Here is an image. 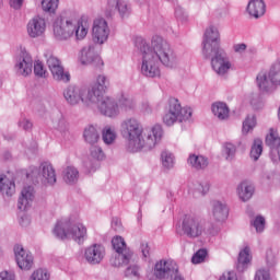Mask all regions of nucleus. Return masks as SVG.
Masks as SVG:
<instances>
[{
    "mask_svg": "<svg viewBox=\"0 0 280 280\" xmlns=\"http://www.w3.org/2000/svg\"><path fill=\"white\" fill-rule=\"evenodd\" d=\"M266 144L269 145V148H279L280 138L277 130L275 129L269 130V135H267L266 137Z\"/></svg>",
    "mask_w": 280,
    "mask_h": 280,
    "instance_id": "obj_32",
    "label": "nucleus"
},
{
    "mask_svg": "<svg viewBox=\"0 0 280 280\" xmlns=\"http://www.w3.org/2000/svg\"><path fill=\"white\" fill-rule=\"evenodd\" d=\"M191 117V108L182 107L178 98L168 100V110L163 117V122L166 126H174L176 121H187Z\"/></svg>",
    "mask_w": 280,
    "mask_h": 280,
    "instance_id": "obj_6",
    "label": "nucleus"
},
{
    "mask_svg": "<svg viewBox=\"0 0 280 280\" xmlns=\"http://www.w3.org/2000/svg\"><path fill=\"white\" fill-rule=\"evenodd\" d=\"M209 189H210L209 183L200 184L197 187V191H199V194H202V196H205V194H209Z\"/></svg>",
    "mask_w": 280,
    "mask_h": 280,
    "instance_id": "obj_49",
    "label": "nucleus"
},
{
    "mask_svg": "<svg viewBox=\"0 0 280 280\" xmlns=\"http://www.w3.org/2000/svg\"><path fill=\"white\" fill-rule=\"evenodd\" d=\"M92 38L94 43L104 45L108 40V23L104 19H96L92 28Z\"/></svg>",
    "mask_w": 280,
    "mask_h": 280,
    "instance_id": "obj_12",
    "label": "nucleus"
},
{
    "mask_svg": "<svg viewBox=\"0 0 280 280\" xmlns=\"http://www.w3.org/2000/svg\"><path fill=\"white\" fill-rule=\"evenodd\" d=\"M212 113L218 117V119H228L229 118V106L224 103H214L212 105Z\"/></svg>",
    "mask_w": 280,
    "mask_h": 280,
    "instance_id": "obj_29",
    "label": "nucleus"
},
{
    "mask_svg": "<svg viewBox=\"0 0 280 280\" xmlns=\"http://www.w3.org/2000/svg\"><path fill=\"white\" fill-rule=\"evenodd\" d=\"M32 280H49V272L47 269H37L35 270L32 276Z\"/></svg>",
    "mask_w": 280,
    "mask_h": 280,
    "instance_id": "obj_38",
    "label": "nucleus"
},
{
    "mask_svg": "<svg viewBox=\"0 0 280 280\" xmlns=\"http://www.w3.org/2000/svg\"><path fill=\"white\" fill-rule=\"evenodd\" d=\"M220 280H237V276L233 271H225Z\"/></svg>",
    "mask_w": 280,
    "mask_h": 280,
    "instance_id": "obj_48",
    "label": "nucleus"
},
{
    "mask_svg": "<svg viewBox=\"0 0 280 280\" xmlns=\"http://www.w3.org/2000/svg\"><path fill=\"white\" fill-rule=\"evenodd\" d=\"M140 49L142 52V68L141 71L147 78H156L161 75L159 70V62L165 67L174 65V57H172V48L170 43L159 35H154L151 39V47L145 44V40L140 39Z\"/></svg>",
    "mask_w": 280,
    "mask_h": 280,
    "instance_id": "obj_2",
    "label": "nucleus"
},
{
    "mask_svg": "<svg viewBox=\"0 0 280 280\" xmlns=\"http://www.w3.org/2000/svg\"><path fill=\"white\" fill-rule=\"evenodd\" d=\"M14 253L19 268H21V270H31L32 266H34V256L26 252L21 245L14 247Z\"/></svg>",
    "mask_w": 280,
    "mask_h": 280,
    "instance_id": "obj_14",
    "label": "nucleus"
},
{
    "mask_svg": "<svg viewBox=\"0 0 280 280\" xmlns=\"http://www.w3.org/2000/svg\"><path fill=\"white\" fill-rule=\"evenodd\" d=\"M257 86L261 93H268L272 82L266 71H260L256 78Z\"/></svg>",
    "mask_w": 280,
    "mask_h": 280,
    "instance_id": "obj_25",
    "label": "nucleus"
},
{
    "mask_svg": "<svg viewBox=\"0 0 280 280\" xmlns=\"http://www.w3.org/2000/svg\"><path fill=\"white\" fill-rule=\"evenodd\" d=\"M32 202H34V187L26 186L21 191L18 209H20V211H27V208L32 207Z\"/></svg>",
    "mask_w": 280,
    "mask_h": 280,
    "instance_id": "obj_19",
    "label": "nucleus"
},
{
    "mask_svg": "<svg viewBox=\"0 0 280 280\" xmlns=\"http://www.w3.org/2000/svg\"><path fill=\"white\" fill-rule=\"evenodd\" d=\"M34 61L32 60V57H30V55L24 56L18 65L19 72L21 73V75H24V78L32 73Z\"/></svg>",
    "mask_w": 280,
    "mask_h": 280,
    "instance_id": "obj_26",
    "label": "nucleus"
},
{
    "mask_svg": "<svg viewBox=\"0 0 280 280\" xmlns=\"http://www.w3.org/2000/svg\"><path fill=\"white\" fill-rule=\"evenodd\" d=\"M121 132L122 137L128 141V152H141L143 148L152 150L156 142L161 140V137H163L161 126H154L143 136V128L135 118L127 119L121 124Z\"/></svg>",
    "mask_w": 280,
    "mask_h": 280,
    "instance_id": "obj_3",
    "label": "nucleus"
},
{
    "mask_svg": "<svg viewBox=\"0 0 280 280\" xmlns=\"http://www.w3.org/2000/svg\"><path fill=\"white\" fill-rule=\"evenodd\" d=\"M175 266H177L176 262L172 260H160L154 266L153 275L156 279H165L166 275H172Z\"/></svg>",
    "mask_w": 280,
    "mask_h": 280,
    "instance_id": "obj_17",
    "label": "nucleus"
},
{
    "mask_svg": "<svg viewBox=\"0 0 280 280\" xmlns=\"http://www.w3.org/2000/svg\"><path fill=\"white\" fill-rule=\"evenodd\" d=\"M54 233L59 240H73L78 244L86 240V226L82 223L71 224L69 221H59Z\"/></svg>",
    "mask_w": 280,
    "mask_h": 280,
    "instance_id": "obj_4",
    "label": "nucleus"
},
{
    "mask_svg": "<svg viewBox=\"0 0 280 280\" xmlns=\"http://www.w3.org/2000/svg\"><path fill=\"white\" fill-rule=\"evenodd\" d=\"M254 226H255L257 233H261V231H264V229L266 226V219H264V217H256V219L254 221Z\"/></svg>",
    "mask_w": 280,
    "mask_h": 280,
    "instance_id": "obj_42",
    "label": "nucleus"
},
{
    "mask_svg": "<svg viewBox=\"0 0 280 280\" xmlns=\"http://www.w3.org/2000/svg\"><path fill=\"white\" fill-rule=\"evenodd\" d=\"M116 7H117L119 14H121V16H124V14H126V12H128V4H126V1H124V0H117Z\"/></svg>",
    "mask_w": 280,
    "mask_h": 280,
    "instance_id": "obj_45",
    "label": "nucleus"
},
{
    "mask_svg": "<svg viewBox=\"0 0 280 280\" xmlns=\"http://www.w3.org/2000/svg\"><path fill=\"white\" fill-rule=\"evenodd\" d=\"M162 165L164 167H173L174 165V155L167 153V151L162 152Z\"/></svg>",
    "mask_w": 280,
    "mask_h": 280,
    "instance_id": "obj_39",
    "label": "nucleus"
},
{
    "mask_svg": "<svg viewBox=\"0 0 280 280\" xmlns=\"http://www.w3.org/2000/svg\"><path fill=\"white\" fill-rule=\"evenodd\" d=\"M207 259V249H199L191 258L192 264H202Z\"/></svg>",
    "mask_w": 280,
    "mask_h": 280,
    "instance_id": "obj_40",
    "label": "nucleus"
},
{
    "mask_svg": "<svg viewBox=\"0 0 280 280\" xmlns=\"http://www.w3.org/2000/svg\"><path fill=\"white\" fill-rule=\"evenodd\" d=\"M126 277H139V267H129L126 270Z\"/></svg>",
    "mask_w": 280,
    "mask_h": 280,
    "instance_id": "obj_47",
    "label": "nucleus"
},
{
    "mask_svg": "<svg viewBox=\"0 0 280 280\" xmlns=\"http://www.w3.org/2000/svg\"><path fill=\"white\" fill-rule=\"evenodd\" d=\"M269 80L273 86L280 85V62H276L269 71Z\"/></svg>",
    "mask_w": 280,
    "mask_h": 280,
    "instance_id": "obj_31",
    "label": "nucleus"
},
{
    "mask_svg": "<svg viewBox=\"0 0 280 280\" xmlns=\"http://www.w3.org/2000/svg\"><path fill=\"white\" fill-rule=\"evenodd\" d=\"M26 176H27V178H30V174H27Z\"/></svg>",
    "mask_w": 280,
    "mask_h": 280,
    "instance_id": "obj_57",
    "label": "nucleus"
},
{
    "mask_svg": "<svg viewBox=\"0 0 280 280\" xmlns=\"http://www.w3.org/2000/svg\"><path fill=\"white\" fill-rule=\"evenodd\" d=\"M45 20L43 18H33L27 24V34L31 38H38L45 34Z\"/></svg>",
    "mask_w": 280,
    "mask_h": 280,
    "instance_id": "obj_16",
    "label": "nucleus"
},
{
    "mask_svg": "<svg viewBox=\"0 0 280 280\" xmlns=\"http://www.w3.org/2000/svg\"><path fill=\"white\" fill-rule=\"evenodd\" d=\"M54 34L57 40H69L75 34V22L59 18L54 24Z\"/></svg>",
    "mask_w": 280,
    "mask_h": 280,
    "instance_id": "obj_8",
    "label": "nucleus"
},
{
    "mask_svg": "<svg viewBox=\"0 0 280 280\" xmlns=\"http://www.w3.org/2000/svg\"><path fill=\"white\" fill-rule=\"evenodd\" d=\"M246 44H235L233 46V49L235 54H244V51H246Z\"/></svg>",
    "mask_w": 280,
    "mask_h": 280,
    "instance_id": "obj_51",
    "label": "nucleus"
},
{
    "mask_svg": "<svg viewBox=\"0 0 280 280\" xmlns=\"http://www.w3.org/2000/svg\"><path fill=\"white\" fill-rule=\"evenodd\" d=\"M106 89H108V80L100 74L90 90L71 85L63 92V97L72 106L80 104V102L84 106L97 104L98 110L105 117H117L119 110H132L135 108V101L130 96L121 95L118 103H115L113 98L105 96Z\"/></svg>",
    "mask_w": 280,
    "mask_h": 280,
    "instance_id": "obj_1",
    "label": "nucleus"
},
{
    "mask_svg": "<svg viewBox=\"0 0 280 280\" xmlns=\"http://www.w3.org/2000/svg\"><path fill=\"white\" fill-rule=\"evenodd\" d=\"M171 277H173V280H185L183 276L178 272V265L173 267V272H171Z\"/></svg>",
    "mask_w": 280,
    "mask_h": 280,
    "instance_id": "obj_50",
    "label": "nucleus"
},
{
    "mask_svg": "<svg viewBox=\"0 0 280 280\" xmlns=\"http://www.w3.org/2000/svg\"><path fill=\"white\" fill-rule=\"evenodd\" d=\"M187 163L194 170H205L209 165V160L203 155L190 154L188 156Z\"/></svg>",
    "mask_w": 280,
    "mask_h": 280,
    "instance_id": "obj_24",
    "label": "nucleus"
},
{
    "mask_svg": "<svg viewBox=\"0 0 280 280\" xmlns=\"http://www.w3.org/2000/svg\"><path fill=\"white\" fill-rule=\"evenodd\" d=\"M89 34V20L86 18H80L74 24V35L77 40H84Z\"/></svg>",
    "mask_w": 280,
    "mask_h": 280,
    "instance_id": "obj_22",
    "label": "nucleus"
},
{
    "mask_svg": "<svg viewBox=\"0 0 280 280\" xmlns=\"http://www.w3.org/2000/svg\"><path fill=\"white\" fill-rule=\"evenodd\" d=\"M267 261L268 262L275 261V254L272 253V250L267 252Z\"/></svg>",
    "mask_w": 280,
    "mask_h": 280,
    "instance_id": "obj_56",
    "label": "nucleus"
},
{
    "mask_svg": "<svg viewBox=\"0 0 280 280\" xmlns=\"http://www.w3.org/2000/svg\"><path fill=\"white\" fill-rule=\"evenodd\" d=\"M182 231L186 237L196 240V237H202L207 233V228H205V221H202L200 215L188 213L182 220Z\"/></svg>",
    "mask_w": 280,
    "mask_h": 280,
    "instance_id": "obj_5",
    "label": "nucleus"
},
{
    "mask_svg": "<svg viewBox=\"0 0 280 280\" xmlns=\"http://www.w3.org/2000/svg\"><path fill=\"white\" fill-rule=\"evenodd\" d=\"M250 259H253L250 256V247L246 246L238 254V266H246L247 264H250Z\"/></svg>",
    "mask_w": 280,
    "mask_h": 280,
    "instance_id": "obj_34",
    "label": "nucleus"
},
{
    "mask_svg": "<svg viewBox=\"0 0 280 280\" xmlns=\"http://www.w3.org/2000/svg\"><path fill=\"white\" fill-rule=\"evenodd\" d=\"M238 198L246 202L253 198V194H255V187L250 185L248 182H242L237 188Z\"/></svg>",
    "mask_w": 280,
    "mask_h": 280,
    "instance_id": "obj_23",
    "label": "nucleus"
},
{
    "mask_svg": "<svg viewBox=\"0 0 280 280\" xmlns=\"http://www.w3.org/2000/svg\"><path fill=\"white\" fill-rule=\"evenodd\" d=\"M83 137L86 143H90V145H95V143L100 141V132L94 126H89L88 128H85Z\"/></svg>",
    "mask_w": 280,
    "mask_h": 280,
    "instance_id": "obj_28",
    "label": "nucleus"
},
{
    "mask_svg": "<svg viewBox=\"0 0 280 280\" xmlns=\"http://www.w3.org/2000/svg\"><path fill=\"white\" fill-rule=\"evenodd\" d=\"M0 280H14V275L8 271H2L0 272Z\"/></svg>",
    "mask_w": 280,
    "mask_h": 280,
    "instance_id": "obj_52",
    "label": "nucleus"
},
{
    "mask_svg": "<svg viewBox=\"0 0 280 280\" xmlns=\"http://www.w3.org/2000/svg\"><path fill=\"white\" fill-rule=\"evenodd\" d=\"M211 218L214 220V222H224V220L229 218V208L226 205L222 203L221 201H213Z\"/></svg>",
    "mask_w": 280,
    "mask_h": 280,
    "instance_id": "obj_21",
    "label": "nucleus"
},
{
    "mask_svg": "<svg viewBox=\"0 0 280 280\" xmlns=\"http://www.w3.org/2000/svg\"><path fill=\"white\" fill-rule=\"evenodd\" d=\"M16 186L14 185V182L8 178V176L2 175L0 177V191L1 194H4L5 196H12L14 194V189Z\"/></svg>",
    "mask_w": 280,
    "mask_h": 280,
    "instance_id": "obj_27",
    "label": "nucleus"
},
{
    "mask_svg": "<svg viewBox=\"0 0 280 280\" xmlns=\"http://www.w3.org/2000/svg\"><path fill=\"white\" fill-rule=\"evenodd\" d=\"M79 176L80 173L78 172V168L73 166H68L63 172V180L69 185H71V183H77Z\"/></svg>",
    "mask_w": 280,
    "mask_h": 280,
    "instance_id": "obj_30",
    "label": "nucleus"
},
{
    "mask_svg": "<svg viewBox=\"0 0 280 280\" xmlns=\"http://www.w3.org/2000/svg\"><path fill=\"white\" fill-rule=\"evenodd\" d=\"M11 8H14V10H19L21 5H23V0H10Z\"/></svg>",
    "mask_w": 280,
    "mask_h": 280,
    "instance_id": "obj_54",
    "label": "nucleus"
},
{
    "mask_svg": "<svg viewBox=\"0 0 280 280\" xmlns=\"http://www.w3.org/2000/svg\"><path fill=\"white\" fill-rule=\"evenodd\" d=\"M106 255V249L101 244H94L85 249V259L89 264H101Z\"/></svg>",
    "mask_w": 280,
    "mask_h": 280,
    "instance_id": "obj_15",
    "label": "nucleus"
},
{
    "mask_svg": "<svg viewBox=\"0 0 280 280\" xmlns=\"http://www.w3.org/2000/svg\"><path fill=\"white\" fill-rule=\"evenodd\" d=\"M270 279V272L268 270L259 269L256 272L255 280H269Z\"/></svg>",
    "mask_w": 280,
    "mask_h": 280,
    "instance_id": "obj_46",
    "label": "nucleus"
},
{
    "mask_svg": "<svg viewBox=\"0 0 280 280\" xmlns=\"http://www.w3.org/2000/svg\"><path fill=\"white\" fill-rule=\"evenodd\" d=\"M47 65L55 80H58L59 82H69V80H71V75H69V72H65V68L59 58L50 56L47 59Z\"/></svg>",
    "mask_w": 280,
    "mask_h": 280,
    "instance_id": "obj_11",
    "label": "nucleus"
},
{
    "mask_svg": "<svg viewBox=\"0 0 280 280\" xmlns=\"http://www.w3.org/2000/svg\"><path fill=\"white\" fill-rule=\"evenodd\" d=\"M34 73L38 78H45L47 70H45V66L40 61H36L34 65Z\"/></svg>",
    "mask_w": 280,
    "mask_h": 280,
    "instance_id": "obj_41",
    "label": "nucleus"
},
{
    "mask_svg": "<svg viewBox=\"0 0 280 280\" xmlns=\"http://www.w3.org/2000/svg\"><path fill=\"white\" fill-rule=\"evenodd\" d=\"M80 62L82 65H91L94 69H102L104 67V60L98 55H95V48L92 46L84 47L81 50Z\"/></svg>",
    "mask_w": 280,
    "mask_h": 280,
    "instance_id": "obj_13",
    "label": "nucleus"
},
{
    "mask_svg": "<svg viewBox=\"0 0 280 280\" xmlns=\"http://www.w3.org/2000/svg\"><path fill=\"white\" fill-rule=\"evenodd\" d=\"M115 139H117V135L113 131V129H110V127H106L103 130L104 143H106L107 145H110V143H113Z\"/></svg>",
    "mask_w": 280,
    "mask_h": 280,
    "instance_id": "obj_37",
    "label": "nucleus"
},
{
    "mask_svg": "<svg viewBox=\"0 0 280 280\" xmlns=\"http://www.w3.org/2000/svg\"><path fill=\"white\" fill-rule=\"evenodd\" d=\"M246 10L252 19H261L266 14V2L264 0H250Z\"/></svg>",
    "mask_w": 280,
    "mask_h": 280,
    "instance_id": "obj_20",
    "label": "nucleus"
},
{
    "mask_svg": "<svg viewBox=\"0 0 280 280\" xmlns=\"http://www.w3.org/2000/svg\"><path fill=\"white\" fill-rule=\"evenodd\" d=\"M39 178L44 185L56 184V170L51 164L44 162L39 167Z\"/></svg>",
    "mask_w": 280,
    "mask_h": 280,
    "instance_id": "obj_18",
    "label": "nucleus"
},
{
    "mask_svg": "<svg viewBox=\"0 0 280 280\" xmlns=\"http://www.w3.org/2000/svg\"><path fill=\"white\" fill-rule=\"evenodd\" d=\"M220 48V32L218 28L210 26L206 30L203 38V55L209 56L212 51H219Z\"/></svg>",
    "mask_w": 280,
    "mask_h": 280,
    "instance_id": "obj_9",
    "label": "nucleus"
},
{
    "mask_svg": "<svg viewBox=\"0 0 280 280\" xmlns=\"http://www.w3.org/2000/svg\"><path fill=\"white\" fill-rule=\"evenodd\" d=\"M141 250H142V255L145 259H148V257H150V246L148 244H142L141 245Z\"/></svg>",
    "mask_w": 280,
    "mask_h": 280,
    "instance_id": "obj_53",
    "label": "nucleus"
},
{
    "mask_svg": "<svg viewBox=\"0 0 280 280\" xmlns=\"http://www.w3.org/2000/svg\"><path fill=\"white\" fill-rule=\"evenodd\" d=\"M223 154H225V159L233 156L235 154V145L225 143L223 145Z\"/></svg>",
    "mask_w": 280,
    "mask_h": 280,
    "instance_id": "obj_43",
    "label": "nucleus"
},
{
    "mask_svg": "<svg viewBox=\"0 0 280 280\" xmlns=\"http://www.w3.org/2000/svg\"><path fill=\"white\" fill-rule=\"evenodd\" d=\"M255 126H257V119L255 116H248L243 122V133L248 135V132H250Z\"/></svg>",
    "mask_w": 280,
    "mask_h": 280,
    "instance_id": "obj_35",
    "label": "nucleus"
},
{
    "mask_svg": "<svg viewBox=\"0 0 280 280\" xmlns=\"http://www.w3.org/2000/svg\"><path fill=\"white\" fill-rule=\"evenodd\" d=\"M211 57L212 69L215 71V73H218V75H224V73H229V69H231V61L224 57V51L222 49L212 51L210 55H206V58Z\"/></svg>",
    "mask_w": 280,
    "mask_h": 280,
    "instance_id": "obj_10",
    "label": "nucleus"
},
{
    "mask_svg": "<svg viewBox=\"0 0 280 280\" xmlns=\"http://www.w3.org/2000/svg\"><path fill=\"white\" fill-rule=\"evenodd\" d=\"M91 155L93 159H96V161H102L104 159V151H102V148L94 147L92 148Z\"/></svg>",
    "mask_w": 280,
    "mask_h": 280,
    "instance_id": "obj_44",
    "label": "nucleus"
},
{
    "mask_svg": "<svg viewBox=\"0 0 280 280\" xmlns=\"http://www.w3.org/2000/svg\"><path fill=\"white\" fill-rule=\"evenodd\" d=\"M42 8L44 12L54 13L58 10V0H43Z\"/></svg>",
    "mask_w": 280,
    "mask_h": 280,
    "instance_id": "obj_36",
    "label": "nucleus"
},
{
    "mask_svg": "<svg viewBox=\"0 0 280 280\" xmlns=\"http://www.w3.org/2000/svg\"><path fill=\"white\" fill-rule=\"evenodd\" d=\"M21 126L24 128V130H31L33 125L30 120H24L23 122H21Z\"/></svg>",
    "mask_w": 280,
    "mask_h": 280,
    "instance_id": "obj_55",
    "label": "nucleus"
},
{
    "mask_svg": "<svg viewBox=\"0 0 280 280\" xmlns=\"http://www.w3.org/2000/svg\"><path fill=\"white\" fill-rule=\"evenodd\" d=\"M261 152H264V142L260 139H256L252 147L250 158L254 161H258L259 156H261Z\"/></svg>",
    "mask_w": 280,
    "mask_h": 280,
    "instance_id": "obj_33",
    "label": "nucleus"
},
{
    "mask_svg": "<svg viewBox=\"0 0 280 280\" xmlns=\"http://www.w3.org/2000/svg\"><path fill=\"white\" fill-rule=\"evenodd\" d=\"M114 250L117 253V257L112 260V264L119 268V266H128L132 261V252L126 246V241L121 236H115L112 240Z\"/></svg>",
    "mask_w": 280,
    "mask_h": 280,
    "instance_id": "obj_7",
    "label": "nucleus"
}]
</instances>
